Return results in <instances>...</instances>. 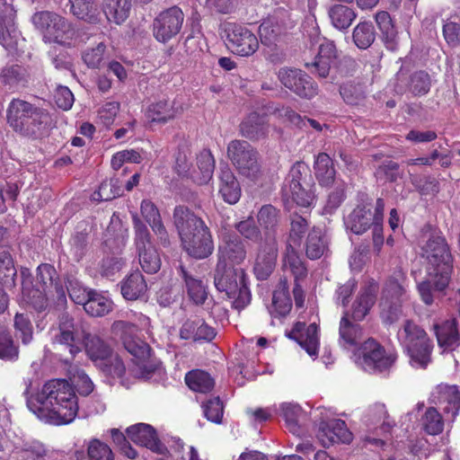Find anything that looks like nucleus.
I'll use <instances>...</instances> for the list:
<instances>
[{"instance_id": "1", "label": "nucleus", "mask_w": 460, "mask_h": 460, "mask_svg": "<svg viewBox=\"0 0 460 460\" xmlns=\"http://www.w3.org/2000/svg\"><path fill=\"white\" fill-rule=\"evenodd\" d=\"M79 394L87 396L93 390V384L85 375H78L71 385L66 379H52L44 384L41 391L27 398V406L39 418L63 425L72 422L78 412Z\"/></svg>"}, {"instance_id": "2", "label": "nucleus", "mask_w": 460, "mask_h": 460, "mask_svg": "<svg viewBox=\"0 0 460 460\" xmlns=\"http://www.w3.org/2000/svg\"><path fill=\"white\" fill-rule=\"evenodd\" d=\"M428 261L427 277L419 283L418 290L422 301L429 305L448 286L453 270V257L446 239L437 234L429 236L423 246Z\"/></svg>"}, {"instance_id": "3", "label": "nucleus", "mask_w": 460, "mask_h": 460, "mask_svg": "<svg viewBox=\"0 0 460 460\" xmlns=\"http://www.w3.org/2000/svg\"><path fill=\"white\" fill-rule=\"evenodd\" d=\"M172 217L183 249L190 256L201 260L212 254L214 251L212 235L200 217L185 206H176Z\"/></svg>"}, {"instance_id": "4", "label": "nucleus", "mask_w": 460, "mask_h": 460, "mask_svg": "<svg viewBox=\"0 0 460 460\" xmlns=\"http://www.w3.org/2000/svg\"><path fill=\"white\" fill-rule=\"evenodd\" d=\"M6 117L15 132L33 140L48 136L54 125L53 118L47 109L19 98L11 101Z\"/></svg>"}, {"instance_id": "5", "label": "nucleus", "mask_w": 460, "mask_h": 460, "mask_svg": "<svg viewBox=\"0 0 460 460\" xmlns=\"http://www.w3.org/2000/svg\"><path fill=\"white\" fill-rule=\"evenodd\" d=\"M405 276L394 271L384 283L378 304L379 316L385 326H391L403 316L402 305L406 301Z\"/></svg>"}, {"instance_id": "6", "label": "nucleus", "mask_w": 460, "mask_h": 460, "mask_svg": "<svg viewBox=\"0 0 460 460\" xmlns=\"http://www.w3.org/2000/svg\"><path fill=\"white\" fill-rule=\"evenodd\" d=\"M214 283L219 292H225L228 298L233 299V306L235 309H243L250 304L252 296L243 269L218 261L215 270Z\"/></svg>"}, {"instance_id": "7", "label": "nucleus", "mask_w": 460, "mask_h": 460, "mask_svg": "<svg viewBox=\"0 0 460 460\" xmlns=\"http://www.w3.org/2000/svg\"><path fill=\"white\" fill-rule=\"evenodd\" d=\"M227 157L238 173L252 181L262 175L260 154L249 142L234 139L227 146Z\"/></svg>"}, {"instance_id": "8", "label": "nucleus", "mask_w": 460, "mask_h": 460, "mask_svg": "<svg viewBox=\"0 0 460 460\" xmlns=\"http://www.w3.org/2000/svg\"><path fill=\"white\" fill-rule=\"evenodd\" d=\"M33 25L42 34L45 41L70 45L75 31L64 17L49 11H40L31 16Z\"/></svg>"}, {"instance_id": "9", "label": "nucleus", "mask_w": 460, "mask_h": 460, "mask_svg": "<svg viewBox=\"0 0 460 460\" xmlns=\"http://www.w3.org/2000/svg\"><path fill=\"white\" fill-rule=\"evenodd\" d=\"M396 358L395 353L386 352L377 341L369 338L361 344L356 363L367 372L382 373L388 370Z\"/></svg>"}, {"instance_id": "10", "label": "nucleus", "mask_w": 460, "mask_h": 460, "mask_svg": "<svg viewBox=\"0 0 460 460\" xmlns=\"http://www.w3.org/2000/svg\"><path fill=\"white\" fill-rule=\"evenodd\" d=\"M226 46L231 51L241 57H249L259 49V40L248 28L234 22L224 25Z\"/></svg>"}, {"instance_id": "11", "label": "nucleus", "mask_w": 460, "mask_h": 460, "mask_svg": "<svg viewBox=\"0 0 460 460\" xmlns=\"http://www.w3.org/2000/svg\"><path fill=\"white\" fill-rule=\"evenodd\" d=\"M278 79L300 98L310 100L318 94L317 84L301 69L282 67L278 72Z\"/></svg>"}, {"instance_id": "12", "label": "nucleus", "mask_w": 460, "mask_h": 460, "mask_svg": "<svg viewBox=\"0 0 460 460\" xmlns=\"http://www.w3.org/2000/svg\"><path fill=\"white\" fill-rule=\"evenodd\" d=\"M184 14L178 6L161 12L153 22V33L160 42H167L176 36L182 26Z\"/></svg>"}, {"instance_id": "13", "label": "nucleus", "mask_w": 460, "mask_h": 460, "mask_svg": "<svg viewBox=\"0 0 460 460\" xmlns=\"http://www.w3.org/2000/svg\"><path fill=\"white\" fill-rule=\"evenodd\" d=\"M126 432L134 443L163 456L169 454L168 448L158 438L156 430L151 425L137 423L128 427Z\"/></svg>"}, {"instance_id": "14", "label": "nucleus", "mask_w": 460, "mask_h": 460, "mask_svg": "<svg viewBox=\"0 0 460 460\" xmlns=\"http://www.w3.org/2000/svg\"><path fill=\"white\" fill-rule=\"evenodd\" d=\"M278 243L272 239L259 243L253 271L260 280L267 279L276 267Z\"/></svg>"}, {"instance_id": "15", "label": "nucleus", "mask_w": 460, "mask_h": 460, "mask_svg": "<svg viewBox=\"0 0 460 460\" xmlns=\"http://www.w3.org/2000/svg\"><path fill=\"white\" fill-rule=\"evenodd\" d=\"M438 345L444 351H453L460 345V331L456 318L440 320L433 324Z\"/></svg>"}, {"instance_id": "16", "label": "nucleus", "mask_w": 460, "mask_h": 460, "mask_svg": "<svg viewBox=\"0 0 460 460\" xmlns=\"http://www.w3.org/2000/svg\"><path fill=\"white\" fill-rule=\"evenodd\" d=\"M317 437L323 446L340 442L349 443L352 440V433L347 429L345 421L337 419L321 421Z\"/></svg>"}, {"instance_id": "17", "label": "nucleus", "mask_w": 460, "mask_h": 460, "mask_svg": "<svg viewBox=\"0 0 460 460\" xmlns=\"http://www.w3.org/2000/svg\"><path fill=\"white\" fill-rule=\"evenodd\" d=\"M288 337L296 341L310 356H317L319 348L318 325L297 322L288 333Z\"/></svg>"}, {"instance_id": "18", "label": "nucleus", "mask_w": 460, "mask_h": 460, "mask_svg": "<svg viewBox=\"0 0 460 460\" xmlns=\"http://www.w3.org/2000/svg\"><path fill=\"white\" fill-rule=\"evenodd\" d=\"M140 213L156 235L159 243L164 247H169L171 245L169 234L156 205L150 199H143L140 205Z\"/></svg>"}, {"instance_id": "19", "label": "nucleus", "mask_w": 460, "mask_h": 460, "mask_svg": "<svg viewBox=\"0 0 460 460\" xmlns=\"http://www.w3.org/2000/svg\"><path fill=\"white\" fill-rule=\"evenodd\" d=\"M246 248L243 241L236 234H226L218 247V261L241 264L246 259Z\"/></svg>"}, {"instance_id": "20", "label": "nucleus", "mask_w": 460, "mask_h": 460, "mask_svg": "<svg viewBox=\"0 0 460 460\" xmlns=\"http://www.w3.org/2000/svg\"><path fill=\"white\" fill-rule=\"evenodd\" d=\"M344 225L347 230L355 234H362L371 226L374 229V218L372 213V205L370 203H362L358 205L344 219Z\"/></svg>"}, {"instance_id": "21", "label": "nucleus", "mask_w": 460, "mask_h": 460, "mask_svg": "<svg viewBox=\"0 0 460 460\" xmlns=\"http://www.w3.org/2000/svg\"><path fill=\"white\" fill-rule=\"evenodd\" d=\"M286 31L284 20L278 14L268 16L259 27V36L263 46L274 49Z\"/></svg>"}, {"instance_id": "22", "label": "nucleus", "mask_w": 460, "mask_h": 460, "mask_svg": "<svg viewBox=\"0 0 460 460\" xmlns=\"http://www.w3.org/2000/svg\"><path fill=\"white\" fill-rule=\"evenodd\" d=\"M58 333L54 336L53 341L54 343L66 346L73 358L80 351V348L75 344V333L77 331V324L67 313H62L58 316Z\"/></svg>"}, {"instance_id": "23", "label": "nucleus", "mask_w": 460, "mask_h": 460, "mask_svg": "<svg viewBox=\"0 0 460 460\" xmlns=\"http://www.w3.org/2000/svg\"><path fill=\"white\" fill-rule=\"evenodd\" d=\"M240 135L251 141H259L269 134V124L266 116L258 112H251L239 125Z\"/></svg>"}, {"instance_id": "24", "label": "nucleus", "mask_w": 460, "mask_h": 460, "mask_svg": "<svg viewBox=\"0 0 460 460\" xmlns=\"http://www.w3.org/2000/svg\"><path fill=\"white\" fill-rule=\"evenodd\" d=\"M216 335L215 329L199 317L186 320L180 329V337L182 340L211 341Z\"/></svg>"}, {"instance_id": "25", "label": "nucleus", "mask_w": 460, "mask_h": 460, "mask_svg": "<svg viewBox=\"0 0 460 460\" xmlns=\"http://www.w3.org/2000/svg\"><path fill=\"white\" fill-rule=\"evenodd\" d=\"M377 290V283L374 280L370 281L354 301L349 317L354 321H362L375 305Z\"/></svg>"}, {"instance_id": "26", "label": "nucleus", "mask_w": 460, "mask_h": 460, "mask_svg": "<svg viewBox=\"0 0 460 460\" xmlns=\"http://www.w3.org/2000/svg\"><path fill=\"white\" fill-rule=\"evenodd\" d=\"M36 278L37 283L43 290L49 292L55 290L58 299L66 298L65 289L54 266L49 263H41L37 268Z\"/></svg>"}, {"instance_id": "27", "label": "nucleus", "mask_w": 460, "mask_h": 460, "mask_svg": "<svg viewBox=\"0 0 460 460\" xmlns=\"http://www.w3.org/2000/svg\"><path fill=\"white\" fill-rule=\"evenodd\" d=\"M280 218V210L270 204L263 205L260 208L257 214V220L264 230L263 241L272 239L273 242H277L276 235Z\"/></svg>"}, {"instance_id": "28", "label": "nucleus", "mask_w": 460, "mask_h": 460, "mask_svg": "<svg viewBox=\"0 0 460 460\" xmlns=\"http://www.w3.org/2000/svg\"><path fill=\"white\" fill-rule=\"evenodd\" d=\"M178 273L185 283L189 298L195 305H203L208 298L207 287L203 281L195 278L183 265L179 266Z\"/></svg>"}, {"instance_id": "29", "label": "nucleus", "mask_w": 460, "mask_h": 460, "mask_svg": "<svg viewBox=\"0 0 460 460\" xmlns=\"http://www.w3.org/2000/svg\"><path fill=\"white\" fill-rule=\"evenodd\" d=\"M375 20L385 48L392 51L395 50L399 44L398 31L390 14L385 11L377 12Z\"/></svg>"}, {"instance_id": "30", "label": "nucleus", "mask_w": 460, "mask_h": 460, "mask_svg": "<svg viewBox=\"0 0 460 460\" xmlns=\"http://www.w3.org/2000/svg\"><path fill=\"white\" fill-rule=\"evenodd\" d=\"M146 290V282L138 270L133 271L120 282L121 295L127 300L134 301L142 298Z\"/></svg>"}, {"instance_id": "31", "label": "nucleus", "mask_w": 460, "mask_h": 460, "mask_svg": "<svg viewBox=\"0 0 460 460\" xmlns=\"http://www.w3.org/2000/svg\"><path fill=\"white\" fill-rule=\"evenodd\" d=\"M219 179V192L223 199L231 205L237 203L241 198V187L233 172L228 167L221 168Z\"/></svg>"}, {"instance_id": "32", "label": "nucleus", "mask_w": 460, "mask_h": 460, "mask_svg": "<svg viewBox=\"0 0 460 460\" xmlns=\"http://www.w3.org/2000/svg\"><path fill=\"white\" fill-rule=\"evenodd\" d=\"M292 308V301L286 279H280L278 288L274 291L270 313L274 317H285Z\"/></svg>"}, {"instance_id": "33", "label": "nucleus", "mask_w": 460, "mask_h": 460, "mask_svg": "<svg viewBox=\"0 0 460 460\" xmlns=\"http://www.w3.org/2000/svg\"><path fill=\"white\" fill-rule=\"evenodd\" d=\"M340 343L344 348L357 346L362 339V328L349 320V311H345L340 322Z\"/></svg>"}, {"instance_id": "34", "label": "nucleus", "mask_w": 460, "mask_h": 460, "mask_svg": "<svg viewBox=\"0 0 460 460\" xmlns=\"http://www.w3.org/2000/svg\"><path fill=\"white\" fill-rule=\"evenodd\" d=\"M174 102L167 100L158 101L148 106L146 116L151 122L166 123L173 119L181 111V108L174 106Z\"/></svg>"}, {"instance_id": "35", "label": "nucleus", "mask_w": 460, "mask_h": 460, "mask_svg": "<svg viewBox=\"0 0 460 460\" xmlns=\"http://www.w3.org/2000/svg\"><path fill=\"white\" fill-rule=\"evenodd\" d=\"M124 348L137 359V365H139L144 372L147 375L155 372V365L148 364V360L151 358V348L146 342L137 337L133 341H128Z\"/></svg>"}, {"instance_id": "36", "label": "nucleus", "mask_w": 460, "mask_h": 460, "mask_svg": "<svg viewBox=\"0 0 460 460\" xmlns=\"http://www.w3.org/2000/svg\"><path fill=\"white\" fill-rule=\"evenodd\" d=\"M328 16L332 25L341 31H347L357 18L356 11L345 4H335L330 6Z\"/></svg>"}, {"instance_id": "37", "label": "nucleus", "mask_w": 460, "mask_h": 460, "mask_svg": "<svg viewBox=\"0 0 460 460\" xmlns=\"http://www.w3.org/2000/svg\"><path fill=\"white\" fill-rule=\"evenodd\" d=\"M83 341L86 354L92 360H107L111 355V347L98 335L83 331Z\"/></svg>"}, {"instance_id": "38", "label": "nucleus", "mask_w": 460, "mask_h": 460, "mask_svg": "<svg viewBox=\"0 0 460 460\" xmlns=\"http://www.w3.org/2000/svg\"><path fill=\"white\" fill-rule=\"evenodd\" d=\"M29 79L27 68L18 64L6 65L0 74V82L10 88L25 87Z\"/></svg>"}, {"instance_id": "39", "label": "nucleus", "mask_w": 460, "mask_h": 460, "mask_svg": "<svg viewBox=\"0 0 460 460\" xmlns=\"http://www.w3.org/2000/svg\"><path fill=\"white\" fill-rule=\"evenodd\" d=\"M197 167L193 169L191 180L199 185L208 183L214 172L215 159L208 150H203L197 157Z\"/></svg>"}, {"instance_id": "40", "label": "nucleus", "mask_w": 460, "mask_h": 460, "mask_svg": "<svg viewBox=\"0 0 460 460\" xmlns=\"http://www.w3.org/2000/svg\"><path fill=\"white\" fill-rule=\"evenodd\" d=\"M314 174L323 187H331L335 183V169L332 158L326 153H320L314 161Z\"/></svg>"}, {"instance_id": "41", "label": "nucleus", "mask_w": 460, "mask_h": 460, "mask_svg": "<svg viewBox=\"0 0 460 460\" xmlns=\"http://www.w3.org/2000/svg\"><path fill=\"white\" fill-rule=\"evenodd\" d=\"M15 16L12 0H0V43L4 46L9 45L7 40L14 31Z\"/></svg>"}, {"instance_id": "42", "label": "nucleus", "mask_w": 460, "mask_h": 460, "mask_svg": "<svg viewBox=\"0 0 460 460\" xmlns=\"http://www.w3.org/2000/svg\"><path fill=\"white\" fill-rule=\"evenodd\" d=\"M434 345L430 339L406 349L410 364L417 368H426L431 361Z\"/></svg>"}, {"instance_id": "43", "label": "nucleus", "mask_w": 460, "mask_h": 460, "mask_svg": "<svg viewBox=\"0 0 460 460\" xmlns=\"http://www.w3.org/2000/svg\"><path fill=\"white\" fill-rule=\"evenodd\" d=\"M438 400L444 405V411L451 414L454 420L460 411V392L456 385H444L438 387Z\"/></svg>"}, {"instance_id": "44", "label": "nucleus", "mask_w": 460, "mask_h": 460, "mask_svg": "<svg viewBox=\"0 0 460 460\" xmlns=\"http://www.w3.org/2000/svg\"><path fill=\"white\" fill-rule=\"evenodd\" d=\"M398 336L404 349L429 339L425 330L411 320L404 322L402 332H399Z\"/></svg>"}, {"instance_id": "45", "label": "nucleus", "mask_w": 460, "mask_h": 460, "mask_svg": "<svg viewBox=\"0 0 460 460\" xmlns=\"http://www.w3.org/2000/svg\"><path fill=\"white\" fill-rule=\"evenodd\" d=\"M131 0H104L103 13L109 21L117 24L123 22L129 14Z\"/></svg>"}, {"instance_id": "46", "label": "nucleus", "mask_w": 460, "mask_h": 460, "mask_svg": "<svg viewBox=\"0 0 460 460\" xmlns=\"http://www.w3.org/2000/svg\"><path fill=\"white\" fill-rule=\"evenodd\" d=\"M327 250V242L322 229L313 227L305 241V254L310 260L321 258Z\"/></svg>"}, {"instance_id": "47", "label": "nucleus", "mask_w": 460, "mask_h": 460, "mask_svg": "<svg viewBox=\"0 0 460 460\" xmlns=\"http://www.w3.org/2000/svg\"><path fill=\"white\" fill-rule=\"evenodd\" d=\"M376 29L369 21L358 22L353 29L352 40L359 49H367L376 40Z\"/></svg>"}, {"instance_id": "48", "label": "nucleus", "mask_w": 460, "mask_h": 460, "mask_svg": "<svg viewBox=\"0 0 460 460\" xmlns=\"http://www.w3.org/2000/svg\"><path fill=\"white\" fill-rule=\"evenodd\" d=\"M185 382L191 390L203 394L210 392L215 386V381L211 376L200 369L188 372Z\"/></svg>"}, {"instance_id": "49", "label": "nucleus", "mask_w": 460, "mask_h": 460, "mask_svg": "<svg viewBox=\"0 0 460 460\" xmlns=\"http://www.w3.org/2000/svg\"><path fill=\"white\" fill-rule=\"evenodd\" d=\"M385 201L379 198L376 199L375 212L373 213L374 229H373V248L378 255L384 244L383 219H384Z\"/></svg>"}, {"instance_id": "50", "label": "nucleus", "mask_w": 460, "mask_h": 460, "mask_svg": "<svg viewBox=\"0 0 460 460\" xmlns=\"http://www.w3.org/2000/svg\"><path fill=\"white\" fill-rule=\"evenodd\" d=\"M71 4V12L78 19L91 23H96L98 19V11L94 0H69Z\"/></svg>"}, {"instance_id": "51", "label": "nucleus", "mask_w": 460, "mask_h": 460, "mask_svg": "<svg viewBox=\"0 0 460 460\" xmlns=\"http://www.w3.org/2000/svg\"><path fill=\"white\" fill-rule=\"evenodd\" d=\"M431 87L430 75L424 70H418L409 75L407 89L414 96L426 95Z\"/></svg>"}, {"instance_id": "52", "label": "nucleus", "mask_w": 460, "mask_h": 460, "mask_svg": "<svg viewBox=\"0 0 460 460\" xmlns=\"http://www.w3.org/2000/svg\"><path fill=\"white\" fill-rule=\"evenodd\" d=\"M84 311L91 316L100 317L111 310V302L102 295L93 291L83 304Z\"/></svg>"}, {"instance_id": "53", "label": "nucleus", "mask_w": 460, "mask_h": 460, "mask_svg": "<svg viewBox=\"0 0 460 460\" xmlns=\"http://www.w3.org/2000/svg\"><path fill=\"white\" fill-rule=\"evenodd\" d=\"M132 223L134 229V243L137 252L153 247L150 231L137 213L132 214Z\"/></svg>"}, {"instance_id": "54", "label": "nucleus", "mask_w": 460, "mask_h": 460, "mask_svg": "<svg viewBox=\"0 0 460 460\" xmlns=\"http://www.w3.org/2000/svg\"><path fill=\"white\" fill-rule=\"evenodd\" d=\"M281 196L284 202L292 199L297 206L308 208L314 200V194L310 189H305L304 184L298 185L290 190H281Z\"/></svg>"}, {"instance_id": "55", "label": "nucleus", "mask_w": 460, "mask_h": 460, "mask_svg": "<svg viewBox=\"0 0 460 460\" xmlns=\"http://www.w3.org/2000/svg\"><path fill=\"white\" fill-rule=\"evenodd\" d=\"M421 427L429 435L440 434L444 429V420L441 414L434 407H429L421 417Z\"/></svg>"}, {"instance_id": "56", "label": "nucleus", "mask_w": 460, "mask_h": 460, "mask_svg": "<svg viewBox=\"0 0 460 460\" xmlns=\"http://www.w3.org/2000/svg\"><path fill=\"white\" fill-rule=\"evenodd\" d=\"M18 347L14 344L10 331L0 323V358L13 360L18 358Z\"/></svg>"}, {"instance_id": "57", "label": "nucleus", "mask_w": 460, "mask_h": 460, "mask_svg": "<svg viewBox=\"0 0 460 460\" xmlns=\"http://www.w3.org/2000/svg\"><path fill=\"white\" fill-rule=\"evenodd\" d=\"M139 264L148 273H156L161 268V258L155 246L137 251Z\"/></svg>"}, {"instance_id": "58", "label": "nucleus", "mask_w": 460, "mask_h": 460, "mask_svg": "<svg viewBox=\"0 0 460 460\" xmlns=\"http://www.w3.org/2000/svg\"><path fill=\"white\" fill-rule=\"evenodd\" d=\"M309 172L310 169L306 164L304 162L295 163L286 177L285 183L281 190H290V188L295 189L298 185L304 184Z\"/></svg>"}, {"instance_id": "59", "label": "nucleus", "mask_w": 460, "mask_h": 460, "mask_svg": "<svg viewBox=\"0 0 460 460\" xmlns=\"http://www.w3.org/2000/svg\"><path fill=\"white\" fill-rule=\"evenodd\" d=\"M284 265L290 269V271L294 275L295 281L303 279L307 275V269L304 262L293 249L291 243L287 246V254L284 260Z\"/></svg>"}, {"instance_id": "60", "label": "nucleus", "mask_w": 460, "mask_h": 460, "mask_svg": "<svg viewBox=\"0 0 460 460\" xmlns=\"http://www.w3.org/2000/svg\"><path fill=\"white\" fill-rule=\"evenodd\" d=\"M340 93L347 104L359 105L366 99L363 85L348 82L341 85Z\"/></svg>"}, {"instance_id": "61", "label": "nucleus", "mask_w": 460, "mask_h": 460, "mask_svg": "<svg viewBox=\"0 0 460 460\" xmlns=\"http://www.w3.org/2000/svg\"><path fill=\"white\" fill-rule=\"evenodd\" d=\"M48 293L42 288H37L34 286L22 290L23 299L31 305L37 312H43L48 307Z\"/></svg>"}, {"instance_id": "62", "label": "nucleus", "mask_w": 460, "mask_h": 460, "mask_svg": "<svg viewBox=\"0 0 460 460\" xmlns=\"http://www.w3.org/2000/svg\"><path fill=\"white\" fill-rule=\"evenodd\" d=\"M309 227L307 219L294 212L290 215L289 241L294 244L300 245L302 238Z\"/></svg>"}, {"instance_id": "63", "label": "nucleus", "mask_w": 460, "mask_h": 460, "mask_svg": "<svg viewBox=\"0 0 460 460\" xmlns=\"http://www.w3.org/2000/svg\"><path fill=\"white\" fill-rule=\"evenodd\" d=\"M234 228L244 239L253 243H261L263 241L261 231L259 226H256L252 217L236 223Z\"/></svg>"}, {"instance_id": "64", "label": "nucleus", "mask_w": 460, "mask_h": 460, "mask_svg": "<svg viewBox=\"0 0 460 460\" xmlns=\"http://www.w3.org/2000/svg\"><path fill=\"white\" fill-rule=\"evenodd\" d=\"M48 450L40 441L26 442L21 449L22 460H47Z\"/></svg>"}]
</instances>
